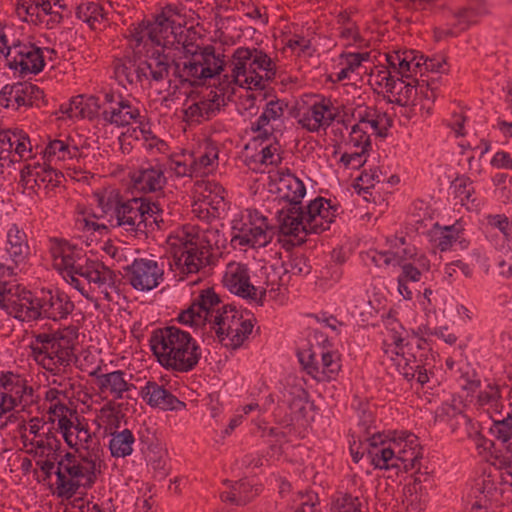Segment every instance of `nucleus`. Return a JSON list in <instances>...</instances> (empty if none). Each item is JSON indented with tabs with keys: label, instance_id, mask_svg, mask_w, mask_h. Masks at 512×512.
I'll use <instances>...</instances> for the list:
<instances>
[{
	"label": "nucleus",
	"instance_id": "nucleus-1",
	"mask_svg": "<svg viewBox=\"0 0 512 512\" xmlns=\"http://www.w3.org/2000/svg\"><path fill=\"white\" fill-rule=\"evenodd\" d=\"M275 181L277 199L288 204V207H282L277 212L279 231L285 236L298 237L304 209L302 199L306 195V187L288 168L278 171Z\"/></svg>",
	"mask_w": 512,
	"mask_h": 512
},
{
	"label": "nucleus",
	"instance_id": "nucleus-2",
	"mask_svg": "<svg viewBox=\"0 0 512 512\" xmlns=\"http://www.w3.org/2000/svg\"><path fill=\"white\" fill-rule=\"evenodd\" d=\"M21 300L23 308L18 315L20 321H32L39 318L59 321L67 318L75 309L70 297L59 290L55 293L52 291L42 292L41 297H34L30 291L23 288Z\"/></svg>",
	"mask_w": 512,
	"mask_h": 512
},
{
	"label": "nucleus",
	"instance_id": "nucleus-3",
	"mask_svg": "<svg viewBox=\"0 0 512 512\" xmlns=\"http://www.w3.org/2000/svg\"><path fill=\"white\" fill-rule=\"evenodd\" d=\"M193 303L202 318H206V323L210 324V332L215 330L219 341L223 343L225 325L229 319L228 311L233 313L232 319H234L237 314L235 306L224 305L215 310V307L221 303V299L212 287L201 290Z\"/></svg>",
	"mask_w": 512,
	"mask_h": 512
},
{
	"label": "nucleus",
	"instance_id": "nucleus-4",
	"mask_svg": "<svg viewBox=\"0 0 512 512\" xmlns=\"http://www.w3.org/2000/svg\"><path fill=\"white\" fill-rule=\"evenodd\" d=\"M5 62L22 77L27 74H38L45 66L43 51L32 43L18 42L7 48Z\"/></svg>",
	"mask_w": 512,
	"mask_h": 512
},
{
	"label": "nucleus",
	"instance_id": "nucleus-5",
	"mask_svg": "<svg viewBox=\"0 0 512 512\" xmlns=\"http://www.w3.org/2000/svg\"><path fill=\"white\" fill-rule=\"evenodd\" d=\"M152 211L148 205L141 206V197L122 200L116 211V224L112 227H124L125 231L136 238L147 237L151 227L145 222L144 214Z\"/></svg>",
	"mask_w": 512,
	"mask_h": 512
},
{
	"label": "nucleus",
	"instance_id": "nucleus-6",
	"mask_svg": "<svg viewBox=\"0 0 512 512\" xmlns=\"http://www.w3.org/2000/svg\"><path fill=\"white\" fill-rule=\"evenodd\" d=\"M103 94L106 107L101 113V118L106 124L125 127L139 121L141 112L129 99L112 90L104 91Z\"/></svg>",
	"mask_w": 512,
	"mask_h": 512
},
{
	"label": "nucleus",
	"instance_id": "nucleus-7",
	"mask_svg": "<svg viewBox=\"0 0 512 512\" xmlns=\"http://www.w3.org/2000/svg\"><path fill=\"white\" fill-rule=\"evenodd\" d=\"M187 332L176 326H166L153 330L149 343L150 348L158 362L167 370L171 364L167 363V357H174L177 353V345L181 344Z\"/></svg>",
	"mask_w": 512,
	"mask_h": 512
},
{
	"label": "nucleus",
	"instance_id": "nucleus-8",
	"mask_svg": "<svg viewBox=\"0 0 512 512\" xmlns=\"http://www.w3.org/2000/svg\"><path fill=\"white\" fill-rule=\"evenodd\" d=\"M124 269L129 283L138 291H149L156 288L164 275V271L157 261L145 258H136Z\"/></svg>",
	"mask_w": 512,
	"mask_h": 512
},
{
	"label": "nucleus",
	"instance_id": "nucleus-9",
	"mask_svg": "<svg viewBox=\"0 0 512 512\" xmlns=\"http://www.w3.org/2000/svg\"><path fill=\"white\" fill-rule=\"evenodd\" d=\"M56 483L53 494L58 498L70 500L72 499L83 487V483L80 482L81 478L85 481L88 479V473L86 468L79 463H58L55 471Z\"/></svg>",
	"mask_w": 512,
	"mask_h": 512
},
{
	"label": "nucleus",
	"instance_id": "nucleus-10",
	"mask_svg": "<svg viewBox=\"0 0 512 512\" xmlns=\"http://www.w3.org/2000/svg\"><path fill=\"white\" fill-rule=\"evenodd\" d=\"M164 171V166L159 162H146L130 173V179L133 187L140 192H158L162 191L167 183Z\"/></svg>",
	"mask_w": 512,
	"mask_h": 512
},
{
	"label": "nucleus",
	"instance_id": "nucleus-11",
	"mask_svg": "<svg viewBox=\"0 0 512 512\" xmlns=\"http://www.w3.org/2000/svg\"><path fill=\"white\" fill-rule=\"evenodd\" d=\"M34 341L31 343L30 348L32 355L36 361H39L45 366L46 361H53L62 366H67L70 363L68 352L61 348V345L56 342L55 338L49 333L34 334Z\"/></svg>",
	"mask_w": 512,
	"mask_h": 512
},
{
	"label": "nucleus",
	"instance_id": "nucleus-12",
	"mask_svg": "<svg viewBox=\"0 0 512 512\" xmlns=\"http://www.w3.org/2000/svg\"><path fill=\"white\" fill-rule=\"evenodd\" d=\"M177 346L175 358L167 357V363L171 364L169 370L176 372H189L193 370L201 358L200 347L188 332L181 344Z\"/></svg>",
	"mask_w": 512,
	"mask_h": 512
},
{
	"label": "nucleus",
	"instance_id": "nucleus-13",
	"mask_svg": "<svg viewBox=\"0 0 512 512\" xmlns=\"http://www.w3.org/2000/svg\"><path fill=\"white\" fill-rule=\"evenodd\" d=\"M140 395L149 406L162 410L179 411L186 407L183 401L154 381H148L141 389Z\"/></svg>",
	"mask_w": 512,
	"mask_h": 512
},
{
	"label": "nucleus",
	"instance_id": "nucleus-14",
	"mask_svg": "<svg viewBox=\"0 0 512 512\" xmlns=\"http://www.w3.org/2000/svg\"><path fill=\"white\" fill-rule=\"evenodd\" d=\"M173 76L179 81L181 86L200 87L205 85L206 78L201 75V63L197 56L187 58L180 62L172 60Z\"/></svg>",
	"mask_w": 512,
	"mask_h": 512
},
{
	"label": "nucleus",
	"instance_id": "nucleus-15",
	"mask_svg": "<svg viewBox=\"0 0 512 512\" xmlns=\"http://www.w3.org/2000/svg\"><path fill=\"white\" fill-rule=\"evenodd\" d=\"M228 290L242 298L256 300L257 288L250 283L249 269L244 264H238L235 271L224 277Z\"/></svg>",
	"mask_w": 512,
	"mask_h": 512
},
{
	"label": "nucleus",
	"instance_id": "nucleus-16",
	"mask_svg": "<svg viewBox=\"0 0 512 512\" xmlns=\"http://www.w3.org/2000/svg\"><path fill=\"white\" fill-rule=\"evenodd\" d=\"M261 225L244 227L240 233L232 238V242L237 241L240 246H249L252 248H260L268 245L272 240V228L267 225V218H261Z\"/></svg>",
	"mask_w": 512,
	"mask_h": 512
},
{
	"label": "nucleus",
	"instance_id": "nucleus-17",
	"mask_svg": "<svg viewBox=\"0 0 512 512\" xmlns=\"http://www.w3.org/2000/svg\"><path fill=\"white\" fill-rule=\"evenodd\" d=\"M404 339L401 336H394V344L398 349L397 355H401L403 361L412 362L420 368H425L431 364L432 355H429L426 348L423 346L427 344L426 339H418L416 345L407 343L403 346Z\"/></svg>",
	"mask_w": 512,
	"mask_h": 512
},
{
	"label": "nucleus",
	"instance_id": "nucleus-18",
	"mask_svg": "<svg viewBox=\"0 0 512 512\" xmlns=\"http://www.w3.org/2000/svg\"><path fill=\"white\" fill-rule=\"evenodd\" d=\"M6 252L15 266L25 263L30 254L27 235L15 224L7 233Z\"/></svg>",
	"mask_w": 512,
	"mask_h": 512
},
{
	"label": "nucleus",
	"instance_id": "nucleus-19",
	"mask_svg": "<svg viewBox=\"0 0 512 512\" xmlns=\"http://www.w3.org/2000/svg\"><path fill=\"white\" fill-rule=\"evenodd\" d=\"M198 61L201 63V75L208 79L220 76L227 62L224 54H216L213 45H206L198 52Z\"/></svg>",
	"mask_w": 512,
	"mask_h": 512
},
{
	"label": "nucleus",
	"instance_id": "nucleus-20",
	"mask_svg": "<svg viewBox=\"0 0 512 512\" xmlns=\"http://www.w3.org/2000/svg\"><path fill=\"white\" fill-rule=\"evenodd\" d=\"M431 84L432 83L428 80L413 79L412 82L404 85L405 93L399 92L397 98L394 100L388 98L387 101L401 107H406L412 96H415L421 100H431L433 102L436 94L434 88L431 87Z\"/></svg>",
	"mask_w": 512,
	"mask_h": 512
},
{
	"label": "nucleus",
	"instance_id": "nucleus-21",
	"mask_svg": "<svg viewBox=\"0 0 512 512\" xmlns=\"http://www.w3.org/2000/svg\"><path fill=\"white\" fill-rule=\"evenodd\" d=\"M135 385L128 383L125 379V372L122 370L105 373L99 377V391L105 393L107 391L115 400L123 398L124 392L135 389Z\"/></svg>",
	"mask_w": 512,
	"mask_h": 512
},
{
	"label": "nucleus",
	"instance_id": "nucleus-22",
	"mask_svg": "<svg viewBox=\"0 0 512 512\" xmlns=\"http://www.w3.org/2000/svg\"><path fill=\"white\" fill-rule=\"evenodd\" d=\"M22 289L20 285L0 282V308L15 319H18L23 308L21 306Z\"/></svg>",
	"mask_w": 512,
	"mask_h": 512
},
{
	"label": "nucleus",
	"instance_id": "nucleus-23",
	"mask_svg": "<svg viewBox=\"0 0 512 512\" xmlns=\"http://www.w3.org/2000/svg\"><path fill=\"white\" fill-rule=\"evenodd\" d=\"M82 449L86 451L85 454H79L80 461L85 463L86 471L88 473V479L83 483V488H91L97 479L96 476V465L98 461H101L103 455V449L99 442L92 443L91 445H83Z\"/></svg>",
	"mask_w": 512,
	"mask_h": 512
},
{
	"label": "nucleus",
	"instance_id": "nucleus-24",
	"mask_svg": "<svg viewBox=\"0 0 512 512\" xmlns=\"http://www.w3.org/2000/svg\"><path fill=\"white\" fill-rule=\"evenodd\" d=\"M26 380L19 374L7 371L2 372L0 375V387L7 400L14 399L17 404H21L23 401V392L25 391Z\"/></svg>",
	"mask_w": 512,
	"mask_h": 512
},
{
	"label": "nucleus",
	"instance_id": "nucleus-25",
	"mask_svg": "<svg viewBox=\"0 0 512 512\" xmlns=\"http://www.w3.org/2000/svg\"><path fill=\"white\" fill-rule=\"evenodd\" d=\"M142 65L149 69L153 81L160 82L168 77L172 62L170 63L169 55L156 50L152 53L150 61L142 62Z\"/></svg>",
	"mask_w": 512,
	"mask_h": 512
},
{
	"label": "nucleus",
	"instance_id": "nucleus-26",
	"mask_svg": "<svg viewBox=\"0 0 512 512\" xmlns=\"http://www.w3.org/2000/svg\"><path fill=\"white\" fill-rule=\"evenodd\" d=\"M112 438L109 442V450L111 455L115 458H124L131 455L135 442V437L131 430L124 429L121 432H114L111 434Z\"/></svg>",
	"mask_w": 512,
	"mask_h": 512
},
{
	"label": "nucleus",
	"instance_id": "nucleus-27",
	"mask_svg": "<svg viewBox=\"0 0 512 512\" xmlns=\"http://www.w3.org/2000/svg\"><path fill=\"white\" fill-rule=\"evenodd\" d=\"M374 417L371 412L363 410L360 415V420L353 430L350 431L351 438H356L360 445H363V441L367 439L381 438V433L376 431L373 426Z\"/></svg>",
	"mask_w": 512,
	"mask_h": 512
},
{
	"label": "nucleus",
	"instance_id": "nucleus-28",
	"mask_svg": "<svg viewBox=\"0 0 512 512\" xmlns=\"http://www.w3.org/2000/svg\"><path fill=\"white\" fill-rule=\"evenodd\" d=\"M436 231L434 232V242L440 251L449 250L456 240H459L462 226L459 223L453 225L440 227L438 223L434 225Z\"/></svg>",
	"mask_w": 512,
	"mask_h": 512
},
{
	"label": "nucleus",
	"instance_id": "nucleus-29",
	"mask_svg": "<svg viewBox=\"0 0 512 512\" xmlns=\"http://www.w3.org/2000/svg\"><path fill=\"white\" fill-rule=\"evenodd\" d=\"M477 2V6L462 8L454 13L457 19L456 26L460 27V31H465L471 25L476 24L477 17L488 14V10L485 7V0H477Z\"/></svg>",
	"mask_w": 512,
	"mask_h": 512
},
{
	"label": "nucleus",
	"instance_id": "nucleus-30",
	"mask_svg": "<svg viewBox=\"0 0 512 512\" xmlns=\"http://www.w3.org/2000/svg\"><path fill=\"white\" fill-rule=\"evenodd\" d=\"M230 322H233L232 318L231 320L229 318L225 325L224 339L226 337L230 338V342L225 345L237 349L243 344L248 335L251 334L253 324L251 320H243L240 322L239 327L233 328Z\"/></svg>",
	"mask_w": 512,
	"mask_h": 512
},
{
	"label": "nucleus",
	"instance_id": "nucleus-31",
	"mask_svg": "<svg viewBox=\"0 0 512 512\" xmlns=\"http://www.w3.org/2000/svg\"><path fill=\"white\" fill-rule=\"evenodd\" d=\"M287 107L288 103L282 99H275L267 102L262 114L256 120L257 129H260L262 125H269L271 121L281 119L284 116V112Z\"/></svg>",
	"mask_w": 512,
	"mask_h": 512
},
{
	"label": "nucleus",
	"instance_id": "nucleus-32",
	"mask_svg": "<svg viewBox=\"0 0 512 512\" xmlns=\"http://www.w3.org/2000/svg\"><path fill=\"white\" fill-rule=\"evenodd\" d=\"M414 480L409 488V491H413L415 494L419 495V500L424 497H427L435 487V480L432 472L427 470V467L424 471L420 468L414 473Z\"/></svg>",
	"mask_w": 512,
	"mask_h": 512
},
{
	"label": "nucleus",
	"instance_id": "nucleus-33",
	"mask_svg": "<svg viewBox=\"0 0 512 512\" xmlns=\"http://www.w3.org/2000/svg\"><path fill=\"white\" fill-rule=\"evenodd\" d=\"M16 88L19 90L16 97L18 106H33L44 95L38 86L30 82H18L16 83Z\"/></svg>",
	"mask_w": 512,
	"mask_h": 512
},
{
	"label": "nucleus",
	"instance_id": "nucleus-34",
	"mask_svg": "<svg viewBox=\"0 0 512 512\" xmlns=\"http://www.w3.org/2000/svg\"><path fill=\"white\" fill-rule=\"evenodd\" d=\"M252 59V52L250 48L239 47L237 48L232 55V71L231 77L232 81L235 83H241L239 77L241 75H246L249 72V68L247 67V62Z\"/></svg>",
	"mask_w": 512,
	"mask_h": 512
},
{
	"label": "nucleus",
	"instance_id": "nucleus-35",
	"mask_svg": "<svg viewBox=\"0 0 512 512\" xmlns=\"http://www.w3.org/2000/svg\"><path fill=\"white\" fill-rule=\"evenodd\" d=\"M98 286V288H102L103 285H108L110 290H114L115 294L119 296V286L121 284V280L118 278L117 274L106 267L102 262V267H96L93 273L92 282Z\"/></svg>",
	"mask_w": 512,
	"mask_h": 512
},
{
	"label": "nucleus",
	"instance_id": "nucleus-36",
	"mask_svg": "<svg viewBox=\"0 0 512 512\" xmlns=\"http://www.w3.org/2000/svg\"><path fill=\"white\" fill-rule=\"evenodd\" d=\"M490 432L497 440L507 443L506 449L512 454V445L509 440L512 437V411L499 420L494 419Z\"/></svg>",
	"mask_w": 512,
	"mask_h": 512
},
{
	"label": "nucleus",
	"instance_id": "nucleus-37",
	"mask_svg": "<svg viewBox=\"0 0 512 512\" xmlns=\"http://www.w3.org/2000/svg\"><path fill=\"white\" fill-rule=\"evenodd\" d=\"M86 259H88V257L81 248H79L77 245L69 243V245L66 246L64 259H62L61 262L57 264V269L60 271L65 270L66 272H72Z\"/></svg>",
	"mask_w": 512,
	"mask_h": 512
},
{
	"label": "nucleus",
	"instance_id": "nucleus-38",
	"mask_svg": "<svg viewBox=\"0 0 512 512\" xmlns=\"http://www.w3.org/2000/svg\"><path fill=\"white\" fill-rule=\"evenodd\" d=\"M44 153L48 158L58 154V158L62 160L73 159L80 156V150L77 146H70L64 141L58 139L50 141L46 146Z\"/></svg>",
	"mask_w": 512,
	"mask_h": 512
},
{
	"label": "nucleus",
	"instance_id": "nucleus-39",
	"mask_svg": "<svg viewBox=\"0 0 512 512\" xmlns=\"http://www.w3.org/2000/svg\"><path fill=\"white\" fill-rule=\"evenodd\" d=\"M371 464L377 469H389V462L394 459V450L391 447H379L372 444V448H366Z\"/></svg>",
	"mask_w": 512,
	"mask_h": 512
},
{
	"label": "nucleus",
	"instance_id": "nucleus-40",
	"mask_svg": "<svg viewBox=\"0 0 512 512\" xmlns=\"http://www.w3.org/2000/svg\"><path fill=\"white\" fill-rule=\"evenodd\" d=\"M11 135V144L13 154H15V158L21 161L27 154L28 157H31V144L29 136L23 132L22 130L15 129L13 131L10 130Z\"/></svg>",
	"mask_w": 512,
	"mask_h": 512
},
{
	"label": "nucleus",
	"instance_id": "nucleus-41",
	"mask_svg": "<svg viewBox=\"0 0 512 512\" xmlns=\"http://www.w3.org/2000/svg\"><path fill=\"white\" fill-rule=\"evenodd\" d=\"M235 491L237 492L238 506H245L261 493L262 486L253 485L242 479L235 483Z\"/></svg>",
	"mask_w": 512,
	"mask_h": 512
},
{
	"label": "nucleus",
	"instance_id": "nucleus-42",
	"mask_svg": "<svg viewBox=\"0 0 512 512\" xmlns=\"http://www.w3.org/2000/svg\"><path fill=\"white\" fill-rule=\"evenodd\" d=\"M252 59L249 64V73H256V71L264 70L265 72L276 74L275 65L272 59L262 50L252 48Z\"/></svg>",
	"mask_w": 512,
	"mask_h": 512
},
{
	"label": "nucleus",
	"instance_id": "nucleus-43",
	"mask_svg": "<svg viewBox=\"0 0 512 512\" xmlns=\"http://www.w3.org/2000/svg\"><path fill=\"white\" fill-rule=\"evenodd\" d=\"M10 130L0 131V172L18 160L12 150Z\"/></svg>",
	"mask_w": 512,
	"mask_h": 512
},
{
	"label": "nucleus",
	"instance_id": "nucleus-44",
	"mask_svg": "<svg viewBox=\"0 0 512 512\" xmlns=\"http://www.w3.org/2000/svg\"><path fill=\"white\" fill-rule=\"evenodd\" d=\"M501 391L498 385L489 384L485 390L481 391L478 395V403L480 405H491L494 412L500 414L502 404L500 403Z\"/></svg>",
	"mask_w": 512,
	"mask_h": 512
},
{
	"label": "nucleus",
	"instance_id": "nucleus-45",
	"mask_svg": "<svg viewBox=\"0 0 512 512\" xmlns=\"http://www.w3.org/2000/svg\"><path fill=\"white\" fill-rule=\"evenodd\" d=\"M185 6L183 4H167L158 13L159 24L164 23L170 26L172 33H175L176 29V17H184Z\"/></svg>",
	"mask_w": 512,
	"mask_h": 512
},
{
	"label": "nucleus",
	"instance_id": "nucleus-46",
	"mask_svg": "<svg viewBox=\"0 0 512 512\" xmlns=\"http://www.w3.org/2000/svg\"><path fill=\"white\" fill-rule=\"evenodd\" d=\"M340 364L334 359V355L331 352H323L321 354V366H320V377L319 381H330L335 379L336 375L340 371Z\"/></svg>",
	"mask_w": 512,
	"mask_h": 512
},
{
	"label": "nucleus",
	"instance_id": "nucleus-47",
	"mask_svg": "<svg viewBox=\"0 0 512 512\" xmlns=\"http://www.w3.org/2000/svg\"><path fill=\"white\" fill-rule=\"evenodd\" d=\"M174 34L176 42L183 48L184 58L187 59L190 57L198 56V52L203 46L194 44L191 34L195 35L196 32L193 27L187 29L186 32L181 31L179 34L176 32Z\"/></svg>",
	"mask_w": 512,
	"mask_h": 512
},
{
	"label": "nucleus",
	"instance_id": "nucleus-48",
	"mask_svg": "<svg viewBox=\"0 0 512 512\" xmlns=\"http://www.w3.org/2000/svg\"><path fill=\"white\" fill-rule=\"evenodd\" d=\"M98 206L103 213L114 211L116 214L118 206L121 204L123 197L118 190H111L107 193H95Z\"/></svg>",
	"mask_w": 512,
	"mask_h": 512
},
{
	"label": "nucleus",
	"instance_id": "nucleus-49",
	"mask_svg": "<svg viewBox=\"0 0 512 512\" xmlns=\"http://www.w3.org/2000/svg\"><path fill=\"white\" fill-rule=\"evenodd\" d=\"M39 9L45 14L51 13V5L49 0H42L41 2H32V0H18L17 11L20 14L21 11L25 15L36 17L40 20Z\"/></svg>",
	"mask_w": 512,
	"mask_h": 512
},
{
	"label": "nucleus",
	"instance_id": "nucleus-50",
	"mask_svg": "<svg viewBox=\"0 0 512 512\" xmlns=\"http://www.w3.org/2000/svg\"><path fill=\"white\" fill-rule=\"evenodd\" d=\"M436 419L439 421L449 422L457 420V423H469L470 419L454 405L442 404L436 411Z\"/></svg>",
	"mask_w": 512,
	"mask_h": 512
},
{
	"label": "nucleus",
	"instance_id": "nucleus-51",
	"mask_svg": "<svg viewBox=\"0 0 512 512\" xmlns=\"http://www.w3.org/2000/svg\"><path fill=\"white\" fill-rule=\"evenodd\" d=\"M300 364L303 369L312 376L314 379L319 381L320 377V365L316 359V354L308 349L297 353Z\"/></svg>",
	"mask_w": 512,
	"mask_h": 512
},
{
	"label": "nucleus",
	"instance_id": "nucleus-52",
	"mask_svg": "<svg viewBox=\"0 0 512 512\" xmlns=\"http://www.w3.org/2000/svg\"><path fill=\"white\" fill-rule=\"evenodd\" d=\"M177 320L181 324L190 325L195 328H204L207 324L206 318H202L193 302L178 315Z\"/></svg>",
	"mask_w": 512,
	"mask_h": 512
},
{
	"label": "nucleus",
	"instance_id": "nucleus-53",
	"mask_svg": "<svg viewBox=\"0 0 512 512\" xmlns=\"http://www.w3.org/2000/svg\"><path fill=\"white\" fill-rule=\"evenodd\" d=\"M291 398L288 400L289 409L293 413L305 416L306 404L308 402L309 394L303 388H296L290 392Z\"/></svg>",
	"mask_w": 512,
	"mask_h": 512
},
{
	"label": "nucleus",
	"instance_id": "nucleus-54",
	"mask_svg": "<svg viewBox=\"0 0 512 512\" xmlns=\"http://www.w3.org/2000/svg\"><path fill=\"white\" fill-rule=\"evenodd\" d=\"M380 258H383V263L385 265H389L393 261H396L397 264L400 266L403 263H406L405 261L408 259H412L416 256L415 248L414 247H406L402 249L400 252H381L378 254Z\"/></svg>",
	"mask_w": 512,
	"mask_h": 512
},
{
	"label": "nucleus",
	"instance_id": "nucleus-55",
	"mask_svg": "<svg viewBox=\"0 0 512 512\" xmlns=\"http://www.w3.org/2000/svg\"><path fill=\"white\" fill-rule=\"evenodd\" d=\"M287 265L290 268L289 271L297 275H308L312 269L308 258L304 254L291 255ZM285 271L287 272L288 269L286 268Z\"/></svg>",
	"mask_w": 512,
	"mask_h": 512
},
{
	"label": "nucleus",
	"instance_id": "nucleus-56",
	"mask_svg": "<svg viewBox=\"0 0 512 512\" xmlns=\"http://www.w3.org/2000/svg\"><path fill=\"white\" fill-rule=\"evenodd\" d=\"M194 250L193 241L192 240H182L180 238H175V241L170 244V252L174 259V263L176 266H181L182 261L185 257V250Z\"/></svg>",
	"mask_w": 512,
	"mask_h": 512
},
{
	"label": "nucleus",
	"instance_id": "nucleus-57",
	"mask_svg": "<svg viewBox=\"0 0 512 512\" xmlns=\"http://www.w3.org/2000/svg\"><path fill=\"white\" fill-rule=\"evenodd\" d=\"M326 202L327 199L323 197H317L316 199L310 201L307 207L304 208L303 222L310 221L312 222L314 227H317V217L321 216V212L323 211V205H325Z\"/></svg>",
	"mask_w": 512,
	"mask_h": 512
},
{
	"label": "nucleus",
	"instance_id": "nucleus-58",
	"mask_svg": "<svg viewBox=\"0 0 512 512\" xmlns=\"http://www.w3.org/2000/svg\"><path fill=\"white\" fill-rule=\"evenodd\" d=\"M144 205H148L152 210H149L148 213H143L145 222L151 223L150 228H152L153 225L160 228V223H163V219L161 218L162 209L160 205L157 202L151 201L150 198L141 197V206Z\"/></svg>",
	"mask_w": 512,
	"mask_h": 512
},
{
	"label": "nucleus",
	"instance_id": "nucleus-59",
	"mask_svg": "<svg viewBox=\"0 0 512 512\" xmlns=\"http://www.w3.org/2000/svg\"><path fill=\"white\" fill-rule=\"evenodd\" d=\"M350 142L355 147L362 146V153H366L371 148L370 136L363 130L359 124L352 126L350 133Z\"/></svg>",
	"mask_w": 512,
	"mask_h": 512
},
{
	"label": "nucleus",
	"instance_id": "nucleus-60",
	"mask_svg": "<svg viewBox=\"0 0 512 512\" xmlns=\"http://www.w3.org/2000/svg\"><path fill=\"white\" fill-rule=\"evenodd\" d=\"M331 101L323 98L321 102L314 103L310 109L309 114L313 118V125L322 127L325 121V113L330 110Z\"/></svg>",
	"mask_w": 512,
	"mask_h": 512
},
{
	"label": "nucleus",
	"instance_id": "nucleus-61",
	"mask_svg": "<svg viewBox=\"0 0 512 512\" xmlns=\"http://www.w3.org/2000/svg\"><path fill=\"white\" fill-rule=\"evenodd\" d=\"M375 179L379 182L377 169L371 170L370 172L363 171L360 176L356 178L354 188L358 191V194H366L369 192L370 188H373L374 185L371 182Z\"/></svg>",
	"mask_w": 512,
	"mask_h": 512
},
{
	"label": "nucleus",
	"instance_id": "nucleus-62",
	"mask_svg": "<svg viewBox=\"0 0 512 512\" xmlns=\"http://www.w3.org/2000/svg\"><path fill=\"white\" fill-rule=\"evenodd\" d=\"M193 248L195 249L184 251L185 257L181 266L183 267V270L186 271V273H196L203 266V262L197 258V243L193 242Z\"/></svg>",
	"mask_w": 512,
	"mask_h": 512
},
{
	"label": "nucleus",
	"instance_id": "nucleus-63",
	"mask_svg": "<svg viewBox=\"0 0 512 512\" xmlns=\"http://www.w3.org/2000/svg\"><path fill=\"white\" fill-rule=\"evenodd\" d=\"M235 85L243 87V83H235L232 81L231 75L225 74L220 78L215 89L221 93L228 102H230L235 95Z\"/></svg>",
	"mask_w": 512,
	"mask_h": 512
},
{
	"label": "nucleus",
	"instance_id": "nucleus-64",
	"mask_svg": "<svg viewBox=\"0 0 512 512\" xmlns=\"http://www.w3.org/2000/svg\"><path fill=\"white\" fill-rule=\"evenodd\" d=\"M361 502L358 497H354L349 493L342 494L335 501L337 511L348 510L353 512H362L360 509Z\"/></svg>",
	"mask_w": 512,
	"mask_h": 512
}]
</instances>
